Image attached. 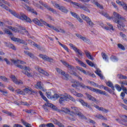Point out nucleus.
<instances>
[{
  "mask_svg": "<svg viewBox=\"0 0 127 127\" xmlns=\"http://www.w3.org/2000/svg\"><path fill=\"white\" fill-rule=\"evenodd\" d=\"M111 19H112L114 22L118 24V28L119 30H123L125 25L123 23V21H126V18L124 16L121 15L117 12H113V16L111 17Z\"/></svg>",
  "mask_w": 127,
  "mask_h": 127,
  "instance_id": "obj_1",
  "label": "nucleus"
},
{
  "mask_svg": "<svg viewBox=\"0 0 127 127\" xmlns=\"http://www.w3.org/2000/svg\"><path fill=\"white\" fill-rule=\"evenodd\" d=\"M71 109L72 111H70V116L69 117L70 121H75V118H74V115L78 116L80 119H82V120H87V117L84 116L82 113L80 112L79 111V109H78L77 107L73 106L71 107Z\"/></svg>",
  "mask_w": 127,
  "mask_h": 127,
  "instance_id": "obj_2",
  "label": "nucleus"
},
{
  "mask_svg": "<svg viewBox=\"0 0 127 127\" xmlns=\"http://www.w3.org/2000/svg\"><path fill=\"white\" fill-rule=\"evenodd\" d=\"M61 62H62V63H63L64 66H66V67L68 68V72L69 73V74H70V75L75 76L76 77H77V78H78L80 81H82V78L80 77L79 75L77 74L76 72H75L76 68L74 67V66L70 65L69 63H67V62L64 60H61Z\"/></svg>",
  "mask_w": 127,
  "mask_h": 127,
  "instance_id": "obj_3",
  "label": "nucleus"
},
{
  "mask_svg": "<svg viewBox=\"0 0 127 127\" xmlns=\"http://www.w3.org/2000/svg\"><path fill=\"white\" fill-rule=\"evenodd\" d=\"M81 87L82 88H83V89H85V88H87V89H89V90H90V91H92V92H95V93H98V94H100L101 95H104L105 96H106V97H108L109 94L107 93L106 91H103L102 90L96 88H94L91 86H86L85 85V84L82 83L80 85Z\"/></svg>",
  "mask_w": 127,
  "mask_h": 127,
  "instance_id": "obj_4",
  "label": "nucleus"
},
{
  "mask_svg": "<svg viewBox=\"0 0 127 127\" xmlns=\"http://www.w3.org/2000/svg\"><path fill=\"white\" fill-rule=\"evenodd\" d=\"M17 67H18V68H20L22 70H25L22 71V72L23 74H25V75H26L28 77H33L32 73L30 72L31 69H30L29 66H26L25 65L22 66L21 64H18L17 65Z\"/></svg>",
  "mask_w": 127,
  "mask_h": 127,
  "instance_id": "obj_5",
  "label": "nucleus"
},
{
  "mask_svg": "<svg viewBox=\"0 0 127 127\" xmlns=\"http://www.w3.org/2000/svg\"><path fill=\"white\" fill-rule=\"evenodd\" d=\"M14 16L17 17L18 19H21V20H25L26 22H29V23H31V22H32L31 19L29 17H27L25 14L22 12L20 13V15L19 14L16 13V14L14 15Z\"/></svg>",
  "mask_w": 127,
  "mask_h": 127,
  "instance_id": "obj_6",
  "label": "nucleus"
},
{
  "mask_svg": "<svg viewBox=\"0 0 127 127\" xmlns=\"http://www.w3.org/2000/svg\"><path fill=\"white\" fill-rule=\"evenodd\" d=\"M39 3H40V4H41V5L44 6V7H45V8H47V9H48V10H50V11H52V12H53V13H54V14H57V12L56 11V10L51 8L50 6L47 5V3H45L44 2L41 0L39 1Z\"/></svg>",
  "mask_w": 127,
  "mask_h": 127,
  "instance_id": "obj_7",
  "label": "nucleus"
},
{
  "mask_svg": "<svg viewBox=\"0 0 127 127\" xmlns=\"http://www.w3.org/2000/svg\"><path fill=\"white\" fill-rule=\"evenodd\" d=\"M120 117L121 118L122 120H120V119H117L116 121L119 122L120 124L123 125V126H125V127H127V116L126 115H121Z\"/></svg>",
  "mask_w": 127,
  "mask_h": 127,
  "instance_id": "obj_8",
  "label": "nucleus"
},
{
  "mask_svg": "<svg viewBox=\"0 0 127 127\" xmlns=\"http://www.w3.org/2000/svg\"><path fill=\"white\" fill-rule=\"evenodd\" d=\"M81 17L83 19V20H85L87 24L89 25V26H91V27H93L94 25V23L92 20H91V19L90 18L84 14H81Z\"/></svg>",
  "mask_w": 127,
  "mask_h": 127,
  "instance_id": "obj_9",
  "label": "nucleus"
},
{
  "mask_svg": "<svg viewBox=\"0 0 127 127\" xmlns=\"http://www.w3.org/2000/svg\"><path fill=\"white\" fill-rule=\"evenodd\" d=\"M35 69H36L37 71H38V72H39L41 74H43V75H45V76H47V77H48V76H49V73H48L47 71L42 69L41 68H40V67L38 66H35Z\"/></svg>",
  "mask_w": 127,
  "mask_h": 127,
  "instance_id": "obj_10",
  "label": "nucleus"
},
{
  "mask_svg": "<svg viewBox=\"0 0 127 127\" xmlns=\"http://www.w3.org/2000/svg\"><path fill=\"white\" fill-rule=\"evenodd\" d=\"M56 70L59 74H60V75H62L63 76H64V77H65V79H68V77H69V75L68 74L66 73V72H65V71L62 70L61 69H60L59 68H56Z\"/></svg>",
  "mask_w": 127,
  "mask_h": 127,
  "instance_id": "obj_11",
  "label": "nucleus"
},
{
  "mask_svg": "<svg viewBox=\"0 0 127 127\" xmlns=\"http://www.w3.org/2000/svg\"><path fill=\"white\" fill-rule=\"evenodd\" d=\"M39 57L40 58H42V59H43V60L48 61V62H52V61H53V59L49 58L48 56L45 55L40 54L39 55Z\"/></svg>",
  "mask_w": 127,
  "mask_h": 127,
  "instance_id": "obj_12",
  "label": "nucleus"
},
{
  "mask_svg": "<svg viewBox=\"0 0 127 127\" xmlns=\"http://www.w3.org/2000/svg\"><path fill=\"white\" fill-rule=\"evenodd\" d=\"M11 79L13 83L17 85H22V84H23V82H22L21 80L18 81L14 75H11Z\"/></svg>",
  "mask_w": 127,
  "mask_h": 127,
  "instance_id": "obj_13",
  "label": "nucleus"
},
{
  "mask_svg": "<svg viewBox=\"0 0 127 127\" xmlns=\"http://www.w3.org/2000/svg\"><path fill=\"white\" fill-rule=\"evenodd\" d=\"M35 88L38 90H42V91H45V90L43 89V84L41 81L37 82V83L34 85Z\"/></svg>",
  "mask_w": 127,
  "mask_h": 127,
  "instance_id": "obj_14",
  "label": "nucleus"
},
{
  "mask_svg": "<svg viewBox=\"0 0 127 127\" xmlns=\"http://www.w3.org/2000/svg\"><path fill=\"white\" fill-rule=\"evenodd\" d=\"M78 101L80 103H81L82 106H84V107H86V108H88L90 111H93V108H92L91 106L89 105L88 103L84 101V100L82 99H79Z\"/></svg>",
  "mask_w": 127,
  "mask_h": 127,
  "instance_id": "obj_15",
  "label": "nucleus"
},
{
  "mask_svg": "<svg viewBox=\"0 0 127 127\" xmlns=\"http://www.w3.org/2000/svg\"><path fill=\"white\" fill-rule=\"evenodd\" d=\"M67 94L63 95L60 97L59 102L61 104H63L64 103H65L66 101H67Z\"/></svg>",
  "mask_w": 127,
  "mask_h": 127,
  "instance_id": "obj_16",
  "label": "nucleus"
},
{
  "mask_svg": "<svg viewBox=\"0 0 127 127\" xmlns=\"http://www.w3.org/2000/svg\"><path fill=\"white\" fill-rule=\"evenodd\" d=\"M25 6L24 7L25 9L27 10H28L29 11H31L32 13H34V14H36V15H37V12L35 11L34 9L31 8L29 6L26 5V4H24Z\"/></svg>",
  "mask_w": 127,
  "mask_h": 127,
  "instance_id": "obj_17",
  "label": "nucleus"
},
{
  "mask_svg": "<svg viewBox=\"0 0 127 127\" xmlns=\"http://www.w3.org/2000/svg\"><path fill=\"white\" fill-rule=\"evenodd\" d=\"M24 93H26V94H29V95L32 94V93H34V90L30 88H25L23 89Z\"/></svg>",
  "mask_w": 127,
  "mask_h": 127,
  "instance_id": "obj_18",
  "label": "nucleus"
},
{
  "mask_svg": "<svg viewBox=\"0 0 127 127\" xmlns=\"http://www.w3.org/2000/svg\"><path fill=\"white\" fill-rule=\"evenodd\" d=\"M29 43L31 44V45H33L35 47H36L38 48V49H39V50H41L42 47L40 45H38L37 44H36L35 42L32 41V40H28Z\"/></svg>",
  "mask_w": 127,
  "mask_h": 127,
  "instance_id": "obj_19",
  "label": "nucleus"
},
{
  "mask_svg": "<svg viewBox=\"0 0 127 127\" xmlns=\"http://www.w3.org/2000/svg\"><path fill=\"white\" fill-rule=\"evenodd\" d=\"M85 95L87 99H88V100L90 101H92V102H97V99L95 97L92 96V95H90L89 93H86Z\"/></svg>",
  "mask_w": 127,
  "mask_h": 127,
  "instance_id": "obj_20",
  "label": "nucleus"
},
{
  "mask_svg": "<svg viewBox=\"0 0 127 127\" xmlns=\"http://www.w3.org/2000/svg\"><path fill=\"white\" fill-rule=\"evenodd\" d=\"M75 35L77 36V37L80 38V39H81V40H83V41H84V42H89V40L87 38L84 37L79 34H76Z\"/></svg>",
  "mask_w": 127,
  "mask_h": 127,
  "instance_id": "obj_21",
  "label": "nucleus"
},
{
  "mask_svg": "<svg viewBox=\"0 0 127 127\" xmlns=\"http://www.w3.org/2000/svg\"><path fill=\"white\" fill-rule=\"evenodd\" d=\"M53 122L55 125H57V126H59V127H64V125H63L62 123H60V122L58 121L56 119H53Z\"/></svg>",
  "mask_w": 127,
  "mask_h": 127,
  "instance_id": "obj_22",
  "label": "nucleus"
},
{
  "mask_svg": "<svg viewBox=\"0 0 127 127\" xmlns=\"http://www.w3.org/2000/svg\"><path fill=\"white\" fill-rule=\"evenodd\" d=\"M32 21L34 22V23L37 24V25H38L39 26H43V25H42V23L40 22V21H39V20L36 18L33 19Z\"/></svg>",
  "mask_w": 127,
  "mask_h": 127,
  "instance_id": "obj_23",
  "label": "nucleus"
},
{
  "mask_svg": "<svg viewBox=\"0 0 127 127\" xmlns=\"http://www.w3.org/2000/svg\"><path fill=\"white\" fill-rule=\"evenodd\" d=\"M75 52L76 53H78L77 56L80 58V56H81V58H82L83 56V52L82 51L80 50V49H78V48L75 49Z\"/></svg>",
  "mask_w": 127,
  "mask_h": 127,
  "instance_id": "obj_24",
  "label": "nucleus"
},
{
  "mask_svg": "<svg viewBox=\"0 0 127 127\" xmlns=\"http://www.w3.org/2000/svg\"><path fill=\"white\" fill-rule=\"evenodd\" d=\"M84 53H85L86 57L88 59H90V60H94V58L91 56V53L88 51H84Z\"/></svg>",
  "mask_w": 127,
  "mask_h": 127,
  "instance_id": "obj_25",
  "label": "nucleus"
},
{
  "mask_svg": "<svg viewBox=\"0 0 127 127\" xmlns=\"http://www.w3.org/2000/svg\"><path fill=\"white\" fill-rule=\"evenodd\" d=\"M24 53L26 55H28V56H29L31 58H33L34 59L35 58V57L34 56V54H32V53H30V52L28 51H24Z\"/></svg>",
  "mask_w": 127,
  "mask_h": 127,
  "instance_id": "obj_26",
  "label": "nucleus"
},
{
  "mask_svg": "<svg viewBox=\"0 0 127 127\" xmlns=\"http://www.w3.org/2000/svg\"><path fill=\"white\" fill-rule=\"evenodd\" d=\"M59 9H60V10H61L63 12H64V13H68V12H69V10L63 6H61L59 8Z\"/></svg>",
  "mask_w": 127,
  "mask_h": 127,
  "instance_id": "obj_27",
  "label": "nucleus"
},
{
  "mask_svg": "<svg viewBox=\"0 0 127 127\" xmlns=\"http://www.w3.org/2000/svg\"><path fill=\"white\" fill-rule=\"evenodd\" d=\"M5 44L7 47H9V48H11L13 49V50H16V48H15V47L10 43H6L5 42Z\"/></svg>",
  "mask_w": 127,
  "mask_h": 127,
  "instance_id": "obj_28",
  "label": "nucleus"
},
{
  "mask_svg": "<svg viewBox=\"0 0 127 127\" xmlns=\"http://www.w3.org/2000/svg\"><path fill=\"white\" fill-rule=\"evenodd\" d=\"M100 14H102V15H103V16H105V17H106V18H108V19H111L112 17H110V15H108V13L106 12H104L103 11H101L100 12Z\"/></svg>",
  "mask_w": 127,
  "mask_h": 127,
  "instance_id": "obj_29",
  "label": "nucleus"
},
{
  "mask_svg": "<svg viewBox=\"0 0 127 127\" xmlns=\"http://www.w3.org/2000/svg\"><path fill=\"white\" fill-rule=\"evenodd\" d=\"M95 118H97V119H99L100 120H104V121H108V119L106 118H105L103 115L101 114H97L96 115H95Z\"/></svg>",
  "mask_w": 127,
  "mask_h": 127,
  "instance_id": "obj_30",
  "label": "nucleus"
},
{
  "mask_svg": "<svg viewBox=\"0 0 127 127\" xmlns=\"http://www.w3.org/2000/svg\"><path fill=\"white\" fill-rule=\"evenodd\" d=\"M61 111L63 113H65V114H69V117H70V114L71 113V111H70L69 109H67L66 108H62Z\"/></svg>",
  "mask_w": 127,
  "mask_h": 127,
  "instance_id": "obj_31",
  "label": "nucleus"
},
{
  "mask_svg": "<svg viewBox=\"0 0 127 127\" xmlns=\"http://www.w3.org/2000/svg\"><path fill=\"white\" fill-rule=\"evenodd\" d=\"M76 69L78 70L79 71H80V72H82L83 74H85V75H88V71L86 72V70L83 69L82 67H80V66H76Z\"/></svg>",
  "mask_w": 127,
  "mask_h": 127,
  "instance_id": "obj_32",
  "label": "nucleus"
},
{
  "mask_svg": "<svg viewBox=\"0 0 127 127\" xmlns=\"http://www.w3.org/2000/svg\"><path fill=\"white\" fill-rule=\"evenodd\" d=\"M11 61L13 63V64H14L15 66H17L18 64H20V60H15L12 59V60H11Z\"/></svg>",
  "mask_w": 127,
  "mask_h": 127,
  "instance_id": "obj_33",
  "label": "nucleus"
},
{
  "mask_svg": "<svg viewBox=\"0 0 127 127\" xmlns=\"http://www.w3.org/2000/svg\"><path fill=\"white\" fill-rule=\"evenodd\" d=\"M16 93L18 94L19 95H25V93L23 92V91L21 90V89H17L15 90Z\"/></svg>",
  "mask_w": 127,
  "mask_h": 127,
  "instance_id": "obj_34",
  "label": "nucleus"
},
{
  "mask_svg": "<svg viewBox=\"0 0 127 127\" xmlns=\"http://www.w3.org/2000/svg\"><path fill=\"white\" fill-rule=\"evenodd\" d=\"M101 55L102 56L103 59L105 60V61H108L109 58H108V56L105 53H102Z\"/></svg>",
  "mask_w": 127,
  "mask_h": 127,
  "instance_id": "obj_35",
  "label": "nucleus"
},
{
  "mask_svg": "<svg viewBox=\"0 0 127 127\" xmlns=\"http://www.w3.org/2000/svg\"><path fill=\"white\" fill-rule=\"evenodd\" d=\"M117 76L118 77V78H119V79H124V80H127V76H125L122 74H118Z\"/></svg>",
  "mask_w": 127,
  "mask_h": 127,
  "instance_id": "obj_36",
  "label": "nucleus"
},
{
  "mask_svg": "<svg viewBox=\"0 0 127 127\" xmlns=\"http://www.w3.org/2000/svg\"><path fill=\"white\" fill-rule=\"evenodd\" d=\"M64 1H66L67 2H70L73 5H75L76 6H79L78 3L76 2H73V1L71 0H64Z\"/></svg>",
  "mask_w": 127,
  "mask_h": 127,
  "instance_id": "obj_37",
  "label": "nucleus"
},
{
  "mask_svg": "<svg viewBox=\"0 0 127 127\" xmlns=\"http://www.w3.org/2000/svg\"><path fill=\"white\" fill-rule=\"evenodd\" d=\"M58 43L60 45H61V46H62V47L64 48L66 50V51H67V52H69V51L68 50V47H67V46L62 44L59 41H58Z\"/></svg>",
  "mask_w": 127,
  "mask_h": 127,
  "instance_id": "obj_38",
  "label": "nucleus"
},
{
  "mask_svg": "<svg viewBox=\"0 0 127 127\" xmlns=\"http://www.w3.org/2000/svg\"><path fill=\"white\" fill-rule=\"evenodd\" d=\"M45 105V106H47V107H50V108H52V109H55L56 108L55 106L50 103L47 102Z\"/></svg>",
  "mask_w": 127,
  "mask_h": 127,
  "instance_id": "obj_39",
  "label": "nucleus"
},
{
  "mask_svg": "<svg viewBox=\"0 0 127 127\" xmlns=\"http://www.w3.org/2000/svg\"><path fill=\"white\" fill-rule=\"evenodd\" d=\"M67 99H69V100H70V101H72V102H76V100L75 99V98L71 96V95L67 94Z\"/></svg>",
  "mask_w": 127,
  "mask_h": 127,
  "instance_id": "obj_40",
  "label": "nucleus"
},
{
  "mask_svg": "<svg viewBox=\"0 0 127 127\" xmlns=\"http://www.w3.org/2000/svg\"><path fill=\"white\" fill-rule=\"evenodd\" d=\"M115 87L118 92H121L122 91V87L119 84L115 85Z\"/></svg>",
  "mask_w": 127,
  "mask_h": 127,
  "instance_id": "obj_41",
  "label": "nucleus"
},
{
  "mask_svg": "<svg viewBox=\"0 0 127 127\" xmlns=\"http://www.w3.org/2000/svg\"><path fill=\"white\" fill-rule=\"evenodd\" d=\"M104 90L105 91H107V92H109V93H110V94H112L113 93V91L112 90V89H111V88H109L107 86H105L104 87Z\"/></svg>",
  "mask_w": 127,
  "mask_h": 127,
  "instance_id": "obj_42",
  "label": "nucleus"
},
{
  "mask_svg": "<svg viewBox=\"0 0 127 127\" xmlns=\"http://www.w3.org/2000/svg\"><path fill=\"white\" fill-rule=\"evenodd\" d=\"M86 62L89 65V66H91V67H94V63H92L90 60H86Z\"/></svg>",
  "mask_w": 127,
  "mask_h": 127,
  "instance_id": "obj_43",
  "label": "nucleus"
},
{
  "mask_svg": "<svg viewBox=\"0 0 127 127\" xmlns=\"http://www.w3.org/2000/svg\"><path fill=\"white\" fill-rule=\"evenodd\" d=\"M0 92L4 96H7V91L4 90H2L0 89Z\"/></svg>",
  "mask_w": 127,
  "mask_h": 127,
  "instance_id": "obj_44",
  "label": "nucleus"
},
{
  "mask_svg": "<svg viewBox=\"0 0 127 127\" xmlns=\"http://www.w3.org/2000/svg\"><path fill=\"white\" fill-rule=\"evenodd\" d=\"M100 72H101V71H98V70H96L95 71L96 74H97L98 75L99 77H100V78H101V79H103L104 76H103L102 74H101V73Z\"/></svg>",
  "mask_w": 127,
  "mask_h": 127,
  "instance_id": "obj_45",
  "label": "nucleus"
},
{
  "mask_svg": "<svg viewBox=\"0 0 127 127\" xmlns=\"http://www.w3.org/2000/svg\"><path fill=\"white\" fill-rule=\"evenodd\" d=\"M23 111L24 112H25V113H27V114H33V113H34V112H33V110H27V109H25V110H23Z\"/></svg>",
  "mask_w": 127,
  "mask_h": 127,
  "instance_id": "obj_46",
  "label": "nucleus"
},
{
  "mask_svg": "<svg viewBox=\"0 0 127 127\" xmlns=\"http://www.w3.org/2000/svg\"><path fill=\"white\" fill-rule=\"evenodd\" d=\"M52 4H53L54 6H55L56 7H57V8H58V7L59 8V7H60L59 4L56 2H54L52 1Z\"/></svg>",
  "mask_w": 127,
  "mask_h": 127,
  "instance_id": "obj_47",
  "label": "nucleus"
},
{
  "mask_svg": "<svg viewBox=\"0 0 127 127\" xmlns=\"http://www.w3.org/2000/svg\"><path fill=\"white\" fill-rule=\"evenodd\" d=\"M52 4H53L54 6H55L56 7H57V8H58V7L59 8V7H60L59 4L56 2H54L52 1Z\"/></svg>",
  "mask_w": 127,
  "mask_h": 127,
  "instance_id": "obj_48",
  "label": "nucleus"
},
{
  "mask_svg": "<svg viewBox=\"0 0 127 127\" xmlns=\"http://www.w3.org/2000/svg\"><path fill=\"white\" fill-rule=\"evenodd\" d=\"M52 4H53L54 6H55L56 7H57V8H58V7L59 8V7H60L59 4L56 2H54L52 1Z\"/></svg>",
  "mask_w": 127,
  "mask_h": 127,
  "instance_id": "obj_49",
  "label": "nucleus"
},
{
  "mask_svg": "<svg viewBox=\"0 0 127 127\" xmlns=\"http://www.w3.org/2000/svg\"><path fill=\"white\" fill-rule=\"evenodd\" d=\"M0 79L2 80V81H4V82L7 81V78L5 77V76H4L0 75Z\"/></svg>",
  "mask_w": 127,
  "mask_h": 127,
  "instance_id": "obj_50",
  "label": "nucleus"
},
{
  "mask_svg": "<svg viewBox=\"0 0 127 127\" xmlns=\"http://www.w3.org/2000/svg\"><path fill=\"white\" fill-rule=\"evenodd\" d=\"M22 123H23V125H24L25 126H26V127H31V125L28 124V123H27L23 121V120H22Z\"/></svg>",
  "mask_w": 127,
  "mask_h": 127,
  "instance_id": "obj_51",
  "label": "nucleus"
},
{
  "mask_svg": "<svg viewBox=\"0 0 127 127\" xmlns=\"http://www.w3.org/2000/svg\"><path fill=\"white\" fill-rule=\"evenodd\" d=\"M70 14L72 15V16H73V17H74V18H76V17H77L78 14L73 11H70Z\"/></svg>",
  "mask_w": 127,
  "mask_h": 127,
  "instance_id": "obj_52",
  "label": "nucleus"
},
{
  "mask_svg": "<svg viewBox=\"0 0 127 127\" xmlns=\"http://www.w3.org/2000/svg\"><path fill=\"white\" fill-rule=\"evenodd\" d=\"M87 75H89V76L92 77V78H95L96 77V75H95V74H94V73H91L89 71H88Z\"/></svg>",
  "mask_w": 127,
  "mask_h": 127,
  "instance_id": "obj_53",
  "label": "nucleus"
},
{
  "mask_svg": "<svg viewBox=\"0 0 127 127\" xmlns=\"http://www.w3.org/2000/svg\"><path fill=\"white\" fill-rule=\"evenodd\" d=\"M118 46L119 48H120V49H122V50H125V47L121 44H118Z\"/></svg>",
  "mask_w": 127,
  "mask_h": 127,
  "instance_id": "obj_54",
  "label": "nucleus"
},
{
  "mask_svg": "<svg viewBox=\"0 0 127 127\" xmlns=\"http://www.w3.org/2000/svg\"><path fill=\"white\" fill-rule=\"evenodd\" d=\"M111 59L113 60V61H116V60L118 61V60H119V59H118V58H117V57L115 56H112L111 57Z\"/></svg>",
  "mask_w": 127,
  "mask_h": 127,
  "instance_id": "obj_55",
  "label": "nucleus"
},
{
  "mask_svg": "<svg viewBox=\"0 0 127 127\" xmlns=\"http://www.w3.org/2000/svg\"><path fill=\"white\" fill-rule=\"evenodd\" d=\"M0 1L3 2V3H5V4H7L8 6H10V4L7 1H5L4 0H0Z\"/></svg>",
  "mask_w": 127,
  "mask_h": 127,
  "instance_id": "obj_56",
  "label": "nucleus"
},
{
  "mask_svg": "<svg viewBox=\"0 0 127 127\" xmlns=\"http://www.w3.org/2000/svg\"><path fill=\"white\" fill-rule=\"evenodd\" d=\"M106 85H107L108 87H110V88H112V87L114 86V84H113V83L111 81H108V82H106Z\"/></svg>",
  "mask_w": 127,
  "mask_h": 127,
  "instance_id": "obj_57",
  "label": "nucleus"
},
{
  "mask_svg": "<svg viewBox=\"0 0 127 127\" xmlns=\"http://www.w3.org/2000/svg\"><path fill=\"white\" fill-rule=\"evenodd\" d=\"M11 40L15 41V42H18L19 41V38H16L14 37L11 38Z\"/></svg>",
  "mask_w": 127,
  "mask_h": 127,
  "instance_id": "obj_58",
  "label": "nucleus"
},
{
  "mask_svg": "<svg viewBox=\"0 0 127 127\" xmlns=\"http://www.w3.org/2000/svg\"><path fill=\"white\" fill-rule=\"evenodd\" d=\"M116 2L117 3H118V4H119V5H122V6L125 3L124 2H122L120 0H116Z\"/></svg>",
  "mask_w": 127,
  "mask_h": 127,
  "instance_id": "obj_59",
  "label": "nucleus"
},
{
  "mask_svg": "<svg viewBox=\"0 0 127 127\" xmlns=\"http://www.w3.org/2000/svg\"><path fill=\"white\" fill-rule=\"evenodd\" d=\"M5 32L7 34H9V35H12V33H11V31L8 29L5 30Z\"/></svg>",
  "mask_w": 127,
  "mask_h": 127,
  "instance_id": "obj_60",
  "label": "nucleus"
},
{
  "mask_svg": "<svg viewBox=\"0 0 127 127\" xmlns=\"http://www.w3.org/2000/svg\"><path fill=\"white\" fill-rule=\"evenodd\" d=\"M100 111H102V112H104V113H108V112H109V110L105 109L103 107H101Z\"/></svg>",
  "mask_w": 127,
  "mask_h": 127,
  "instance_id": "obj_61",
  "label": "nucleus"
},
{
  "mask_svg": "<svg viewBox=\"0 0 127 127\" xmlns=\"http://www.w3.org/2000/svg\"><path fill=\"white\" fill-rule=\"evenodd\" d=\"M74 96H76V97H78V98H80L81 97H83V95L81 93H78V92H76Z\"/></svg>",
  "mask_w": 127,
  "mask_h": 127,
  "instance_id": "obj_62",
  "label": "nucleus"
},
{
  "mask_svg": "<svg viewBox=\"0 0 127 127\" xmlns=\"http://www.w3.org/2000/svg\"><path fill=\"white\" fill-rule=\"evenodd\" d=\"M47 97L48 99H51V92H47Z\"/></svg>",
  "mask_w": 127,
  "mask_h": 127,
  "instance_id": "obj_63",
  "label": "nucleus"
},
{
  "mask_svg": "<svg viewBox=\"0 0 127 127\" xmlns=\"http://www.w3.org/2000/svg\"><path fill=\"white\" fill-rule=\"evenodd\" d=\"M47 127H55V126L52 123H48L46 125Z\"/></svg>",
  "mask_w": 127,
  "mask_h": 127,
  "instance_id": "obj_64",
  "label": "nucleus"
}]
</instances>
